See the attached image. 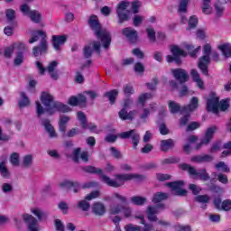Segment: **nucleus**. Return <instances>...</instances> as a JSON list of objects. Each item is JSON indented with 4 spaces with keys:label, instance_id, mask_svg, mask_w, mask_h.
<instances>
[{
    "label": "nucleus",
    "instance_id": "obj_57",
    "mask_svg": "<svg viewBox=\"0 0 231 231\" xmlns=\"http://www.w3.org/2000/svg\"><path fill=\"white\" fill-rule=\"evenodd\" d=\"M20 11L22 12V14H23V15H27V17H29L30 13L32 12V10H30V6L28 5H22L20 6Z\"/></svg>",
    "mask_w": 231,
    "mask_h": 231
},
{
    "label": "nucleus",
    "instance_id": "obj_55",
    "mask_svg": "<svg viewBox=\"0 0 231 231\" xmlns=\"http://www.w3.org/2000/svg\"><path fill=\"white\" fill-rule=\"evenodd\" d=\"M112 198L114 199H117L121 203H127V198H125L124 195H121L120 193H113Z\"/></svg>",
    "mask_w": 231,
    "mask_h": 231
},
{
    "label": "nucleus",
    "instance_id": "obj_15",
    "mask_svg": "<svg viewBox=\"0 0 231 231\" xmlns=\"http://www.w3.org/2000/svg\"><path fill=\"white\" fill-rule=\"evenodd\" d=\"M72 160H74L76 163H79L80 160L88 163V162H89V153L88 152H82L80 153V148H76L72 152Z\"/></svg>",
    "mask_w": 231,
    "mask_h": 231
},
{
    "label": "nucleus",
    "instance_id": "obj_53",
    "mask_svg": "<svg viewBox=\"0 0 231 231\" xmlns=\"http://www.w3.org/2000/svg\"><path fill=\"white\" fill-rule=\"evenodd\" d=\"M143 19H145V17H143L140 14H136L133 19L134 26H140V24H142V23H143Z\"/></svg>",
    "mask_w": 231,
    "mask_h": 231
},
{
    "label": "nucleus",
    "instance_id": "obj_35",
    "mask_svg": "<svg viewBox=\"0 0 231 231\" xmlns=\"http://www.w3.org/2000/svg\"><path fill=\"white\" fill-rule=\"evenodd\" d=\"M0 175L2 178H10V171H8V168H6V162H0Z\"/></svg>",
    "mask_w": 231,
    "mask_h": 231
},
{
    "label": "nucleus",
    "instance_id": "obj_1",
    "mask_svg": "<svg viewBox=\"0 0 231 231\" xmlns=\"http://www.w3.org/2000/svg\"><path fill=\"white\" fill-rule=\"evenodd\" d=\"M88 24L91 30L94 32L96 37L101 41L105 50H107L111 45V33H109L107 30L102 28L97 15L90 16Z\"/></svg>",
    "mask_w": 231,
    "mask_h": 231
},
{
    "label": "nucleus",
    "instance_id": "obj_59",
    "mask_svg": "<svg viewBox=\"0 0 231 231\" xmlns=\"http://www.w3.org/2000/svg\"><path fill=\"white\" fill-rule=\"evenodd\" d=\"M217 180L220 182V183H223V185H226V183H228V176L223 174V173H218L217 175Z\"/></svg>",
    "mask_w": 231,
    "mask_h": 231
},
{
    "label": "nucleus",
    "instance_id": "obj_39",
    "mask_svg": "<svg viewBox=\"0 0 231 231\" xmlns=\"http://www.w3.org/2000/svg\"><path fill=\"white\" fill-rule=\"evenodd\" d=\"M131 201L134 205L142 206L144 203H147V199L144 197L134 196L131 198Z\"/></svg>",
    "mask_w": 231,
    "mask_h": 231
},
{
    "label": "nucleus",
    "instance_id": "obj_14",
    "mask_svg": "<svg viewBox=\"0 0 231 231\" xmlns=\"http://www.w3.org/2000/svg\"><path fill=\"white\" fill-rule=\"evenodd\" d=\"M171 73L174 79L180 81V84H185V82L189 81V74H187V71L183 69H172Z\"/></svg>",
    "mask_w": 231,
    "mask_h": 231
},
{
    "label": "nucleus",
    "instance_id": "obj_16",
    "mask_svg": "<svg viewBox=\"0 0 231 231\" xmlns=\"http://www.w3.org/2000/svg\"><path fill=\"white\" fill-rule=\"evenodd\" d=\"M60 187L65 190H73L75 194L80 190V184L78 181L65 180L60 183Z\"/></svg>",
    "mask_w": 231,
    "mask_h": 231
},
{
    "label": "nucleus",
    "instance_id": "obj_7",
    "mask_svg": "<svg viewBox=\"0 0 231 231\" xmlns=\"http://www.w3.org/2000/svg\"><path fill=\"white\" fill-rule=\"evenodd\" d=\"M180 169H182V171H188L189 175L192 176L194 180L199 179L203 181H208V180H210V175H208L205 169L197 171L196 168L185 163L180 165Z\"/></svg>",
    "mask_w": 231,
    "mask_h": 231
},
{
    "label": "nucleus",
    "instance_id": "obj_49",
    "mask_svg": "<svg viewBox=\"0 0 231 231\" xmlns=\"http://www.w3.org/2000/svg\"><path fill=\"white\" fill-rule=\"evenodd\" d=\"M10 162L14 167H19V153L14 152L10 156Z\"/></svg>",
    "mask_w": 231,
    "mask_h": 231
},
{
    "label": "nucleus",
    "instance_id": "obj_5",
    "mask_svg": "<svg viewBox=\"0 0 231 231\" xmlns=\"http://www.w3.org/2000/svg\"><path fill=\"white\" fill-rule=\"evenodd\" d=\"M230 107V99H223L219 102V97L213 96L207 102V109L208 111H211V113H215L217 115L220 111H226Z\"/></svg>",
    "mask_w": 231,
    "mask_h": 231
},
{
    "label": "nucleus",
    "instance_id": "obj_32",
    "mask_svg": "<svg viewBox=\"0 0 231 231\" xmlns=\"http://www.w3.org/2000/svg\"><path fill=\"white\" fill-rule=\"evenodd\" d=\"M124 210V205L122 204H113L110 206L109 212L112 216H116Z\"/></svg>",
    "mask_w": 231,
    "mask_h": 231
},
{
    "label": "nucleus",
    "instance_id": "obj_64",
    "mask_svg": "<svg viewBox=\"0 0 231 231\" xmlns=\"http://www.w3.org/2000/svg\"><path fill=\"white\" fill-rule=\"evenodd\" d=\"M125 231H140L141 228L139 226H134L133 224H128L125 226Z\"/></svg>",
    "mask_w": 231,
    "mask_h": 231
},
{
    "label": "nucleus",
    "instance_id": "obj_8",
    "mask_svg": "<svg viewBox=\"0 0 231 231\" xmlns=\"http://www.w3.org/2000/svg\"><path fill=\"white\" fill-rule=\"evenodd\" d=\"M131 4L129 2H121L118 4L117 8H116V14L118 17V23L123 24V23H125V21H129L131 17L129 16V5Z\"/></svg>",
    "mask_w": 231,
    "mask_h": 231
},
{
    "label": "nucleus",
    "instance_id": "obj_4",
    "mask_svg": "<svg viewBox=\"0 0 231 231\" xmlns=\"http://www.w3.org/2000/svg\"><path fill=\"white\" fill-rule=\"evenodd\" d=\"M41 39L40 44L32 48V55L39 57L48 53V41L46 40V32L43 31H32V37L29 39V44H33Z\"/></svg>",
    "mask_w": 231,
    "mask_h": 231
},
{
    "label": "nucleus",
    "instance_id": "obj_60",
    "mask_svg": "<svg viewBox=\"0 0 231 231\" xmlns=\"http://www.w3.org/2000/svg\"><path fill=\"white\" fill-rule=\"evenodd\" d=\"M156 178L158 181H167L168 180H171V177L169 174L157 173Z\"/></svg>",
    "mask_w": 231,
    "mask_h": 231
},
{
    "label": "nucleus",
    "instance_id": "obj_45",
    "mask_svg": "<svg viewBox=\"0 0 231 231\" xmlns=\"http://www.w3.org/2000/svg\"><path fill=\"white\" fill-rule=\"evenodd\" d=\"M150 98H152V94L143 93L139 97L138 102L139 104H142V106H143L145 102H147V100H150Z\"/></svg>",
    "mask_w": 231,
    "mask_h": 231
},
{
    "label": "nucleus",
    "instance_id": "obj_47",
    "mask_svg": "<svg viewBox=\"0 0 231 231\" xmlns=\"http://www.w3.org/2000/svg\"><path fill=\"white\" fill-rule=\"evenodd\" d=\"M146 32L150 42H156V32H154V29L148 28L146 29Z\"/></svg>",
    "mask_w": 231,
    "mask_h": 231
},
{
    "label": "nucleus",
    "instance_id": "obj_43",
    "mask_svg": "<svg viewBox=\"0 0 231 231\" xmlns=\"http://www.w3.org/2000/svg\"><path fill=\"white\" fill-rule=\"evenodd\" d=\"M77 208H79V210H82L83 212H88L90 208L89 202L86 200H80L78 202Z\"/></svg>",
    "mask_w": 231,
    "mask_h": 231
},
{
    "label": "nucleus",
    "instance_id": "obj_20",
    "mask_svg": "<svg viewBox=\"0 0 231 231\" xmlns=\"http://www.w3.org/2000/svg\"><path fill=\"white\" fill-rule=\"evenodd\" d=\"M66 41H68L66 35H53L51 42L54 50L59 51V50H60V46H62Z\"/></svg>",
    "mask_w": 231,
    "mask_h": 231
},
{
    "label": "nucleus",
    "instance_id": "obj_36",
    "mask_svg": "<svg viewBox=\"0 0 231 231\" xmlns=\"http://www.w3.org/2000/svg\"><path fill=\"white\" fill-rule=\"evenodd\" d=\"M168 107L170 109V113H172L173 115L179 113L181 109V106L180 104L176 103V101H169Z\"/></svg>",
    "mask_w": 231,
    "mask_h": 231
},
{
    "label": "nucleus",
    "instance_id": "obj_12",
    "mask_svg": "<svg viewBox=\"0 0 231 231\" xmlns=\"http://www.w3.org/2000/svg\"><path fill=\"white\" fill-rule=\"evenodd\" d=\"M163 208H165L163 204H160L154 207L149 206L146 210L149 221H158V217H156V214L160 212V209Z\"/></svg>",
    "mask_w": 231,
    "mask_h": 231
},
{
    "label": "nucleus",
    "instance_id": "obj_30",
    "mask_svg": "<svg viewBox=\"0 0 231 231\" xmlns=\"http://www.w3.org/2000/svg\"><path fill=\"white\" fill-rule=\"evenodd\" d=\"M20 100L18 101L19 107H27V106H30V98L24 92L20 93Z\"/></svg>",
    "mask_w": 231,
    "mask_h": 231
},
{
    "label": "nucleus",
    "instance_id": "obj_58",
    "mask_svg": "<svg viewBox=\"0 0 231 231\" xmlns=\"http://www.w3.org/2000/svg\"><path fill=\"white\" fill-rule=\"evenodd\" d=\"M141 6H142V2H140L138 0L132 2L133 14H138V10Z\"/></svg>",
    "mask_w": 231,
    "mask_h": 231
},
{
    "label": "nucleus",
    "instance_id": "obj_21",
    "mask_svg": "<svg viewBox=\"0 0 231 231\" xmlns=\"http://www.w3.org/2000/svg\"><path fill=\"white\" fill-rule=\"evenodd\" d=\"M199 104V99L196 97H193L189 104L186 106H183V108L181 109V113H191V111H196V109H198Z\"/></svg>",
    "mask_w": 231,
    "mask_h": 231
},
{
    "label": "nucleus",
    "instance_id": "obj_23",
    "mask_svg": "<svg viewBox=\"0 0 231 231\" xmlns=\"http://www.w3.org/2000/svg\"><path fill=\"white\" fill-rule=\"evenodd\" d=\"M42 124L45 127V131L48 133L50 138H57V132H55L53 125L50 124V120L44 119L42 121Z\"/></svg>",
    "mask_w": 231,
    "mask_h": 231
},
{
    "label": "nucleus",
    "instance_id": "obj_41",
    "mask_svg": "<svg viewBox=\"0 0 231 231\" xmlns=\"http://www.w3.org/2000/svg\"><path fill=\"white\" fill-rule=\"evenodd\" d=\"M105 97H107L110 104H114L115 101L116 100V97H118V90L114 89L110 92L105 93Z\"/></svg>",
    "mask_w": 231,
    "mask_h": 231
},
{
    "label": "nucleus",
    "instance_id": "obj_56",
    "mask_svg": "<svg viewBox=\"0 0 231 231\" xmlns=\"http://www.w3.org/2000/svg\"><path fill=\"white\" fill-rule=\"evenodd\" d=\"M78 119L80 122V126L82 128H86V115H84L82 112H78Z\"/></svg>",
    "mask_w": 231,
    "mask_h": 231
},
{
    "label": "nucleus",
    "instance_id": "obj_37",
    "mask_svg": "<svg viewBox=\"0 0 231 231\" xmlns=\"http://www.w3.org/2000/svg\"><path fill=\"white\" fill-rule=\"evenodd\" d=\"M188 6H189V0H180L178 13L187 14Z\"/></svg>",
    "mask_w": 231,
    "mask_h": 231
},
{
    "label": "nucleus",
    "instance_id": "obj_33",
    "mask_svg": "<svg viewBox=\"0 0 231 231\" xmlns=\"http://www.w3.org/2000/svg\"><path fill=\"white\" fill-rule=\"evenodd\" d=\"M42 18V15L37 10H32V12L29 14V19H31L32 23H41Z\"/></svg>",
    "mask_w": 231,
    "mask_h": 231
},
{
    "label": "nucleus",
    "instance_id": "obj_46",
    "mask_svg": "<svg viewBox=\"0 0 231 231\" xmlns=\"http://www.w3.org/2000/svg\"><path fill=\"white\" fill-rule=\"evenodd\" d=\"M15 50V45L12 44L9 47H6L5 49L4 55L6 57V59H10L12 55H14V51Z\"/></svg>",
    "mask_w": 231,
    "mask_h": 231
},
{
    "label": "nucleus",
    "instance_id": "obj_29",
    "mask_svg": "<svg viewBox=\"0 0 231 231\" xmlns=\"http://www.w3.org/2000/svg\"><path fill=\"white\" fill-rule=\"evenodd\" d=\"M169 199V194L163 192H157L153 195L152 203H161V201H165Z\"/></svg>",
    "mask_w": 231,
    "mask_h": 231
},
{
    "label": "nucleus",
    "instance_id": "obj_38",
    "mask_svg": "<svg viewBox=\"0 0 231 231\" xmlns=\"http://www.w3.org/2000/svg\"><path fill=\"white\" fill-rule=\"evenodd\" d=\"M82 170L85 171V172H90L91 174H100V176H102V170L100 168H96V167H93V166H86V167H83Z\"/></svg>",
    "mask_w": 231,
    "mask_h": 231
},
{
    "label": "nucleus",
    "instance_id": "obj_52",
    "mask_svg": "<svg viewBox=\"0 0 231 231\" xmlns=\"http://www.w3.org/2000/svg\"><path fill=\"white\" fill-rule=\"evenodd\" d=\"M149 115H151V111L149 108H143L141 114H140V119L143 120V122H147V119L149 118Z\"/></svg>",
    "mask_w": 231,
    "mask_h": 231
},
{
    "label": "nucleus",
    "instance_id": "obj_62",
    "mask_svg": "<svg viewBox=\"0 0 231 231\" xmlns=\"http://www.w3.org/2000/svg\"><path fill=\"white\" fill-rule=\"evenodd\" d=\"M156 86H158V79L153 78L152 83H146V87L148 89L154 91L156 89Z\"/></svg>",
    "mask_w": 231,
    "mask_h": 231
},
{
    "label": "nucleus",
    "instance_id": "obj_24",
    "mask_svg": "<svg viewBox=\"0 0 231 231\" xmlns=\"http://www.w3.org/2000/svg\"><path fill=\"white\" fill-rule=\"evenodd\" d=\"M216 131H217V126H211L208 128L206 134L202 139V143H205L206 145H208V143H210V140H212V138L214 137V134L216 133Z\"/></svg>",
    "mask_w": 231,
    "mask_h": 231
},
{
    "label": "nucleus",
    "instance_id": "obj_9",
    "mask_svg": "<svg viewBox=\"0 0 231 231\" xmlns=\"http://www.w3.org/2000/svg\"><path fill=\"white\" fill-rule=\"evenodd\" d=\"M171 51L173 56L168 55L166 57L167 62L171 63V62L175 61L176 64L180 65V64H181V60L180 59V57H187V52H185V51L180 49V47H178L176 45L171 46Z\"/></svg>",
    "mask_w": 231,
    "mask_h": 231
},
{
    "label": "nucleus",
    "instance_id": "obj_51",
    "mask_svg": "<svg viewBox=\"0 0 231 231\" xmlns=\"http://www.w3.org/2000/svg\"><path fill=\"white\" fill-rule=\"evenodd\" d=\"M195 201L198 203H208V201H210V197L208 195H199L195 197Z\"/></svg>",
    "mask_w": 231,
    "mask_h": 231
},
{
    "label": "nucleus",
    "instance_id": "obj_2",
    "mask_svg": "<svg viewBox=\"0 0 231 231\" xmlns=\"http://www.w3.org/2000/svg\"><path fill=\"white\" fill-rule=\"evenodd\" d=\"M115 180H112L106 175L101 174L100 180L103 181V183H106V185H108V187H114V189H118V187H122L125 185V181H129L131 180H134L136 178L137 180H145V176L143 175H138V174H116Z\"/></svg>",
    "mask_w": 231,
    "mask_h": 231
},
{
    "label": "nucleus",
    "instance_id": "obj_13",
    "mask_svg": "<svg viewBox=\"0 0 231 231\" xmlns=\"http://www.w3.org/2000/svg\"><path fill=\"white\" fill-rule=\"evenodd\" d=\"M91 46H92L94 51H96L97 53H100V46H102V45L100 44V42L94 41L92 43L85 46V48H84L83 53H84V57L86 59H89V57H91V55H93V51L91 50Z\"/></svg>",
    "mask_w": 231,
    "mask_h": 231
},
{
    "label": "nucleus",
    "instance_id": "obj_34",
    "mask_svg": "<svg viewBox=\"0 0 231 231\" xmlns=\"http://www.w3.org/2000/svg\"><path fill=\"white\" fill-rule=\"evenodd\" d=\"M33 165V155L27 154L23 156V167L25 169H29V167H32Z\"/></svg>",
    "mask_w": 231,
    "mask_h": 231
},
{
    "label": "nucleus",
    "instance_id": "obj_26",
    "mask_svg": "<svg viewBox=\"0 0 231 231\" xmlns=\"http://www.w3.org/2000/svg\"><path fill=\"white\" fill-rule=\"evenodd\" d=\"M92 210L96 216H104L106 214V207L100 202L95 203Z\"/></svg>",
    "mask_w": 231,
    "mask_h": 231
},
{
    "label": "nucleus",
    "instance_id": "obj_54",
    "mask_svg": "<svg viewBox=\"0 0 231 231\" xmlns=\"http://www.w3.org/2000/svg\"><path fill=\"white\" fill-rule=\"evenodd\" d=\"M5 15L9 23H12V21L15 19V12L14 11V9H7L5 11Z\"/></svg>",
    "mask_w": 231,
    "mask_h": 231
},
{
    "label": "nucleus",
    "instance_id": "obj_27",
    "mask_svg": "<svg viewBox=\"0 0 231 231\" xmlns=\"http://www.w3.org/2000/svg\"><path fill=\"white\" fill-rule=\"evenodd\" d=\"M172 147H174V141L172 139L161 141V150L164 152H167V151L172 149Z\"/></svg>",
    "mask_w": 231,
    "mask_h": 231
},
{
    "label": "nucleus",
    "instance_id": "obj_31",
    "mask_svg": "<svg viewBox=\"0 0 231 231\" xmlns=\"http://www.w3.org/2000/svg\"><path fill=\"white\" fill-rule=\"evenodd\" d=\"M202 12L206 15L212 14V4L210 0H202Z\"/></svg>",
    "mask_w": 231,
    "mask_h": 231
},
{
    "label": "nucleus",
    "instance_id": "obj_3",
    "mask_svg": "<svg viewBox=\"0 0 231 231\" xmlns=\"http://www.w3.org/2000/svg\"><path fill=\"white\" fill-rule=\"evenodd\" d=\"M41 100L49 115H53L54 113H57V111H60V113H69V111H71V108L68 106V105L55 102L53 100V96L48 93L43 92Z\"/></svg>",
    "mask_w": 231,
    "mask_h": 231
},
{
    "label": "nucleus",
    "instance_id": "obj_19",
    "mask_svg": "<svg viewBox=\"0 0 231 231\" xmlns=\"http://www.w3.org/2000/svg\"><path fill=\"white\" fill-rule=\"evenodd\" d=\"M23 219L28 225L29 231H38L39 229L37 228V219L33 217L32 215H23Z\"/></svg>",
    "mask_w": 231,
    "mask_h": 231
},
{
    "label": "nucleus",
    "instance_id": "obj_63",
    "mask_svg": "<svg viewBox=\"0 0 231 231\" xmlns=\"http://www.w3.org/2000/svg\"><path fill=\"white\" fill-rule=\"evenodd\" d=\"M221 208L222 210H226V211L231 210V200L230 199L224 200L222 202Z\"/></svg>",
    "mask_w": 231,
    "mask_h": 231
},
{
    "label": "nucleus",
    "instance_id": "obj_61",
    "mask_svg": "<svg viewBox=\"0 0 231 231\" xmlns=\"http://www.w3.org/2000/svg\"><path fill=\"white\" fill-rule=\"evenodd\" d=\"M189 190H191L192 194L198 196L201 192V188L198 187L196 184H189Z\"/></svg>",
    "mask_w": 231,
    "mask_h": 231
},
{
    "label": "nucleus",
    "instance_id": "obj_17",
    "mask_svg": "<svg viewBox=\"0 0 231 231\" xmlns=\"http://www.w3.org/2000/svg\"><path fill=\"white\" fill-rule=\"evenodd\" d=\"M138 115V110L127 111V108H122L118 112V116L122 120H134V117Z\"/></svg>",
    "mask_w": 231,
    "mask_h": 231
},
{
    "label": "nucleus",
    "instance_id": "obj_22",
    "mask_svg": "<svg viewBox=\"0 0 231 231\" xmlns=\"http://www.w3.org/2000/svg\"><path fill=\"white\" fill-rule=\"evenodd\" d=\"M58 66L59 62L54 60L51 61L47 67V71L53 80L59 79V72L56 70Z\"/></svg>",
    "mask_w": 231,
    "mask_h": 231
},
{
    "label": "nucleus",
    "instance_id": "obj_28",
    "mask_svg": "<svg viewBox=\"0 0 231 231\" xmlns=\"http://www.w3.org/2000/svg\"><path fill=\"white\" fill-rule=\"evenodd\" d=\"M218 50L222 52L224 57H231V44L230 43H224L218 45Z\"/></svg>",
    "mask_w": 231,
    "mask_h": 231
},
{
    "label": "nucleus",
    "instance_id": "obj_40",
    "mask_svg": "<svg viewBox=\"0 0 231 231\" xmlns=\"http://www.w3.org/2000/svg\"><path fill=\"white\" fill-rule=\"evenodd\" d=\"M24 62V52L17 51L16 56L14 60V66H21Z\"/></svg>",
    "mask_w": 231,
    "mask_h": 231
},
{
    "label": "nucleus",
    "instance_id": "obj_48",
    "mask_svg": "<svg viewBox=\"0 0 231 231\" xmlns=\"http://www.w3.org/2000/svg\"><path fill=\"white\" fill-rule=\"evenodd\" d=\"M215 167L217 169V171H222V172H230V168H228V166L226 165L224 162L217 163Z\"/></svg>",
    "mask_w": 231,
    "mask_h": 231
},
{
    "label": "nucleus",
    "instance_id": "obj_44",
    "mask_svg": "<svg viewBox=\"0 0 231 231\" xmlns=\"http://www.w3.org/2000/svg\"><path fill=\"white\" fill-rule=\"evenodd\" d=\"M198 26V17L196 15H193L189 18L188 22V28L187 30H194Z\"/></svg>",
    "mask_w": 231,
    "mask_h": 231
},
{
    "label": "nucleus",
    "instance_id": "obj_42",
    "mask_svg": "<svg viewBox=\"0 0 231 231\" xmlns=\"http://www.w3.org/2000/svg\"><path fill=\"white\" fill-rule=\"evenodd\" d=\"M31 212L34 216H36V217H38V219H40V220L46 219V217H47L46 213L42 212V210H41L40 208H32Z\"/></svg>",
    "mask_w": 231,
    "mask_h": 231
},
{
    "label": "nucleus",
    "instance_id": "obj_18",
    "mask_svg": "<svg viewBox=\"0 0 231 231\" xmlns=\"http://www.w3.org/2000/svg\"><path fill=\"white\" fill-rule=\"evenodd\" d=\"M123 35L126 37L129 42H136L138 41V32L133 28L126 27L123 29Z\"/></svg>",
    "mask_w": 231,
    "mask_h": 231
},
{
    "label": "nucleus",
    "instance_id": "obj_6",
    "mask_svg": "<svg viewBox=\"0 0 231 231\" xmlns=\"http://www.w3.org/2000/svg\"><path fill=\"white\" fill-rule=\"evenodd\" d=\"M212 51V46L207 43L203 47V56L199 60V68L203 75H208V65L210 64V52Z\"/></svg>",
    "mask_w": 231,
    "mask_h": 231
},
{
    "label": "nucleus",
    "instance_id": "obj_25",
    "mask_svg": "<svg viewBox=\"0 0 231 231\" xmlns=\"http://www.w3.org/2000/svg\"><path fill=\"white\" fill-rule=\"evenodd\" d=\"M214 158L210 155H197L191 158L193 163H205L207 162H212Z\"/></svg>",
    "mask_w": 231,
    "mask_h": 231
},
{
    "label": "nucleus",
    "instance_id": "obj_11",
    "mask_svg": "<svg viewBox=\"0 0 231 231\" xmlns=\"http://www.w3.org/2000/svg\"><path fill=\"white\" fill-rule=\"evenodd\" d=\"M166 185L167 187H170L171 190L175 191L176 196H187V191L185 189H181L184 185L183 180L170 182Z\"/></svg>",
    "mask_w": 231,
    "mask_h": 231
},
{
    "label": "nucleus",
    "instance_id": "obj_10",
    "mask_svg": "<svg viewBox=\"0 0 231 231\" xmlns=\"http://www.w3.org/2000/svg\"><path fill=\"white\" fill-rule=\"evenodd\" d=\"M120 138L126 139L131 138L133 143V149H136L138 147V143H140V134L136 133V130H130L128 132H124L119 134Z\"/></svg>",
    "mask_w": 231,
    "mask_h": 231
},
{
    "label": "nucleus",
    "instance_id": "obj_50",
    "mask_svg": "<svg viewBox=\"0 0 231 231\" xmlns=\"http://www.w3.org/2000/svg\"><path fill=\"white\" fill-rule=\"evenodd\" d=\"M123 91L126 97H131V95H134V88L131 85H125L123 87Z\"/></svg>",
    "mask_w": 231,
    "mask_h": 231
}]
</instances>
